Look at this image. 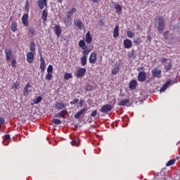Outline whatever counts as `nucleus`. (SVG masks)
I'll use <instances>...</instances> for the list:
<instances>
[{"label":"nucleus","mask_w":180,"mask_h":180,"mask_svg":"<svg viewBox=\"0 0 180 180\" xmlns=\"http://www.w3.org/2000/svg\"><path fill=\"white\" fill-rule=\"evenodd\" d=\"M165 20H164V17L162 16H157L155 20V26L158 29V32L162 34V32H164V29H165Z\"/></svg>","instance_id":"f257e3e1"},{"label":"nucleus","mask_w":180,"mask_h":180,"mask_svg":"<svg viewBox=\"0 0 180 180\" xmlns=\"http://www.w3.org/2000/svg\"><path fill=\"white\" fill-rule=\"evenodd\" d=\"M79 46L84 50L82 51L83 57H87L88 58V54L91 53V49H88V46H86V44H85V41L84 40H80L79 41Z\"/></svg>","instance_id":"f03ea898"},{"label":"nucleus","mask_w":180,"mask_h":180,"mask_svg":"<svg viewBox=\"0 0 180 180\" xmlns=\"http://www.w3.org/2000/svg\"><path fill=\"white\" fill-rule=\"evenodd\" d=\"M86 72V69L84 68H80L75 72L76 78H84L85 77V73Z\"/></svg>","instance_id":"7ed1b4c3"},{"label":"nucleus","mask_w":180,"mask_h":180,"mask_svg":"<svg viewBox=\"0 0 180 180\" xmlns=\"http://www.w3.org/2000/svg\"><path fill=\"white\" fill-rule=\"evenodd\" d=\"M112 108L110 105L105 104L101 107V113H105L106 115H108L109 112L112 110Z\"/></svg>","instance_id":"20e7f679"},{"label":"nucleus","mask_w":180,"mask_h":180,"mask_svg":"<svg viewBox=\"0 0 180 180\" xmlns=\"http://www.w3.org/2000/svg\"><path fill=\"white\" fill-rule=\"evenodd\" d=\"M4 53L6 54V58L7 60V61H10L11 60H12V57H13V52L12 51V49H6L4 51Z\"/></svg>","instance_id":"39448f33"},{"label":"nucleus","mask_w":180,"mask_h":180,"mask_svg":"<svg viewBox=\"0 0 180 180\" xmlns=\"http://www.w3.org/2000/svg\"><path fill=\"white\" fill-rule=\"evenodd\" d=\"M53 32L57 37H60L61 36V33H63V29H61L60 25L56 24L53 28Z\"/></svg>","instance_id":"423d86ee"},{"label":"nucleus","mask_w":180,"mask_h":180,"mask_svg":"<svg viewBox=\"0 0 180 180\" xmlns=\"http://www.w3.org/2000/svg\"><path fill=\"white\" fill-rule=\"evenodd\" d=\"M146 78H147V73H146V72L141 71L139 72L138 81H139V82H144Z\"/></svg>","instance_id":"0eeeda50"},{"label":"nucleus","mask_w":180,"mask_h":180,"mask_svg":"<svg viewBox=\"0 0 180 180\" xmlns=\"http://www.w3.org/2000/svg\"><path fill=\"white\" fill-rule=\"evenodd\" d=\"M34 54L36 53L33 52H28L27 53V61L29 64H32L34 61Z\"/></svg>","instance_id":"6e6552de"},{"label":"nucleus","mask_w":180,"mask_h":180,"mask_svg":"<svg viewBox=\"0 0 180 180\" xmlns=\"http://www.w3.org/2000/svg\"><path fill=\"white\" fill-rule=\"evenodd\" d=\"M30 88H32V85L30 84V83H27L24 89H23V95L24 96H29V94L30 92H32V90H30L29 89Z\"/></svg>","instance_id":"1a4fd4ad"},{"label":"nucleus","mask_w":180,"mask_h":180,"mask_svg":"<svg viewBox=\"0 0 180 180\" xmlns=\"http://www.w3.org/2000/svg\"><path fill=\"white\" fill-rule=\"evenodd\" d=\"M74 25L75 26H76V27L80 29V30H82V29H84V23H82V21L80 19L75 20Z\"/></svg>","instance_id":"9d476101"},{"label":"nucleus","mask_w":180,"mask_h":180,"mask_svg":"<svg viewBox=\"0 0 180 180\" xmlns=\"http://www.w3.org/2000/svg\"><path fill=\"white\" fill-rule=\"evenodd\" d=\"M96 52H92L89 58L90 64H95V63H96Z\"/></svg>","instance_id":"9b49d317"},{"label":"nucleus","mask_w":180,"mask_h":180,"mask_svg":"<svg viewBox=\"0 0 180 180\" xmlns=\"http://www.w3.org/2000/svg\"><path fill=\"white\" fill-rule=\"evenodd\" d=\"M40 62L41 63H40L39 68L41 72H44V71H46V60H44V58H43V56H41Z\"/></svg>","instance_id":"f8f14e48"},{"label":"nucleus","mask_w":180,"mask_h":180,"mask_svg":"<svg viewBox=\"0 0 180 180\" xmlns=\"http://www.w3.org/2000/svg\"><path fill=\"white\" fill-rule=\"evenodd\" d=\"M55 108L57 110H62V109H65L67 108V104H64L62 102H56L55 104Z\"/></svg>","instance_id":"ddd939ff"},{"label":"nucleus","mask_w":180,"mask_h":180,"mask_svg":"<svg viewBox=\"0 0 180 180\" xmlns=\"http://www.w3.org/2000/svg\"><path fill=\"white\" fill-rule=\"evenodd\" d=\"M67 115H68V111L65 109L56 114L55 117H62L63 119H65Z\"/></svg>","instance_id":"4468645a"},{"label":"nucleus","mask_w":180,"mask_h":180,"mask_svg":"<svg viewBox=\"0 0 180 180\" xmlns=\"http://www.w3.org/2000/svg\"><path fill=\"white\" fill-rule=\"evenodd\" d=\"M137 81L135 79H132L129 84V89H131V91H134L137 88Z\"/></svg>","instance_id":"2eb2a0df"},{"label":"nucleus","mask_w":180,"mask_h":180,"mask_svg":"<svg viewBox=\"0 0 180 180\" xmlns=\"http://www.w3.org/2000/svg\"><path fill=\"white\" fill-rule=\"evenodd\" d=\"M119 71H120V63H116L111 72L112 75H116V74H117Z\"/></svg>","instance_id":"dca6fc26"},{"label":"nucleus","mask_w":180,"mask_h":180,"mask_svg":"<svg viewBox=\"0 0 180 180\" xmlns=\"http://www.w3.org/2000/svg\"><path fill=\"white\" fill-rule=\"evenodd\" d=\"M87 110H88V108H86L81 109L79 112H77L75 115V118L79 119V117H81V116H82V115H84V113H85Z\"/></svg>","instance_id":"f3484780"},{"label":"nucleus","mask_w":180,"mask_h":180,"mask_svg":"<svg viewBox=\"0 0 180 180\" xmlns=\"http://www.w3.org/2000/svg\"><path fill=\"white\" fill-rule=\"evenodd\" d=\"M37 4L39 8L41 9H44V8H47V0H39Z\"/></svg>","instance_id":"a211bd4d"},{"label":"nucleus","mask_w":180,"mask_h":180,"mask_svg":"<svg viewBox=\"0 0 180 180\" xmlns=\"http://www.w3.org/2000/svg\"><path fill=\"white\" fill-rule=\"evenodd\" d=\"M22 22L24 24V26L27 27V26H29V15L26 13L24 14L22 17Z\"/></svg>","instance_id":"6ab92c4d"},{"label":"nucleus","mask_w":180,"mask_h":180,"mask_svg":"<svg viewBox=\"0 0 180 180\" xmlns=\"http://www.w3.org/2000/svg\"><path fill=\"white\" fill-rule=\"evenodd\" d=\"M152 74L155 78H161V70H159L158 68L153 70Z\"/></svg>","instance_id":"aec40b11"},{"label":"nucleus","mask_w":180,"mask_h":180,"mask_svg":"<svg viewBox=\"0 0 180 180\" xmlns=\"http://www.w3.org/2000/svg\"><path fill=\"white\" fill-rule=\"evenodd\" d=\"M133 46V42L130 39H125L124 40V47L125 49H131Z\"/></svg>","instance_id":"412c9836"},{"label":"nucleus","mask_w":180,"mask_h":180,"mask_svg":"<svg viewBox=\"0 0 180 180\" xmlns=\"http://www.w3.org/2000/svg\"><path fill=\"white\" fill-rule=\"evenodd\" d=\"M171 85V80H167L165 83V85H163L162 86V88L160 90V92L162 93V92H165V91H167V89H168V87Z\"/></svg>","instance_id":"4be33fe9"},{"label":"nucleus","mask_w":180,"mask_h":180,"mask_svg":"<svg viewBox=\"0 0 180 180\" xmlns=\"http://www.w3.org/2000/svg\"><path fill=\"white\" fill-rule=\"evenodd\" d=\"M85 41L87 44H91L92 43V36H91V32H87L85 37Z\"/></svg>","instance_id":"5701e85b"},{"label":"nucleus","mask_w":180,"mask_h":180,"mask_svg":"<svg viewBox=\"0 0 180 180\" xmlns=\"http://www.w3.org/2000/svg\"><path fill=\"white\" fill-rule=\"evenodd\" d=\"M47 16H49V14L47 13V10L46 9L43 10L42 14H41V19L44 23H46V22H47Z\"/></svg>","instance_id":"b1692460"},{"label":"nucleus","mask_w":180,"mask_h":180,"mask_svg":"<svg viewBox=\"0 0 180 180\" xmlns=\"http://www.w3.org/2000/svg\"><path fill=\"white\" fill-rule=\"evenodd\" d=\"M79 138L75 137L74 139L72 141L71 144L73 146L76 147H79Z\"/></svg>","instance_id":"393cba45"},{"label":"nucleus","mask_w":180,"mask_h":180,"mask_svg":"<svg viewBox=\"0 0 180 180\" xmlns=\"http://www.w3.org/2000/svg\"><path fill=\"white\" fill-rule=\"evenodd\" d=\"M130 102V100L129 98L124 99L121 101L118 102V106H127V103Z\"/></svg>","instance_id":"a878e982"},{"label":"nucleus","mask_w":180,"mask_h":180,"mask_svg":"<svg viewBox=\"0 0 180 180\" xmlns=\"http://www.w3.org/2000/svg\"><path fill=\"white\" fill-rule=\"evenodd\" d=\"M30 53H36V44L34 42H31L30 44Z\"/></svg>","instance_id":"bb28decb"},{"label":"nucleus","mask_w":180,"mask_h":180,"mask_svg":"<svg viewBox=\"0 0 180 180\" xmlns=\"http://www.w3.org/2000/svg\"><path fill=\"white\" fill-rule=\"evenodd\" d=\"M72 22V18H71V15L66 14V16L65 18V25H70V23H71Z\"/></svg>","instance_id":"cd10ccee"},{"label":"nucleus","mask_w":180,"mask_h":180,"mask_svg":"<svg viewBox=\"0 0 180 180\" xmlns=\"http://www.w3.org/2000/svg\"><path fill=\"white\" fill-rule=\"evenodd\" d=\"M113 37H115V39L119 37V25H116L115 27L113 32Z\"/></svg>","instance_id":"c85d7f7f"},{"label":"nucleus","mask_w":180,"mask_h":180,"mask_svg":"<svg viewBox=\"0 0 180 180\" xmlns=\"http://www.w3.org/2000/svg\"><path fill=\"white\" fill-rule=\"evenodd\" d=\"M115 9L117 15H120V13H122V6H120V4H115Z\"/></svg>","instance_id":"c756f323"},{"label":"nucleus","mask_w":180,"mask_h":180,"mask_svg":"<svg viewBox=\"0 0 180 180\" xmlns=\"http://www.w3.org/2000/svg\"><path fill=\"white\" fill-rule=\"evenodd\" d=\"M172 68V63H169L168 65H165L164 72H168Z\"/></svg>","instance_id":"7c9ffc66"},{"label":"nucleus","mask_w":180,"mask_h":180,"mask_svg":"<svg viewBox=\"0 0 180 180\" xmlns=\"http://www.w3.org/2000/svg\"><path fill=\"white\" fill-rule=\"evenodd\" d=\"M11 30L13 32H15L18 30V24L15 21H13L11 24Z\"/></svg>","instance_id":"2f4dec72"},{"label":"nucleus","mask_w":180,"mask_h":180,"mask_svg":"<svg viewBox=\"0 0 180 180\" xmlns=\"http://www.w3.org/2000/svg\"><path fill=\"white\" fill-rule=\"evenodd\" d=\"M134 44H135V46H140V44H141V37L134 38Z\"/></svg>","instance_id":"473e14b6"},{"label":"nucleus","mask_w":180,"mask_h":180,"mask_svg":"<svg viewBox=\"0 0 180 180\" xmlns=\"http://www.w3.org/2000/svg\"><path fill=\"white\" fill-rule=\"evenodd\" d=\"M86 60H88V58L86 56H82L80 58L81 64L84 67V65H86Z\"/></svg>","instance_id":"72a5a7b5"},{"label":"nucleus","mask_w":180,"mask_h":180,"mask_svg":"<svg viewBox=\"0 0 180 180\" xmlns=\"http://www.w3.org/2000/svg\"><path fill=\"white\" fill-rule=\"evenodd\" d=\"M75 12H77V8H73L70 9L66 15H69V16H72V15L75 14Z\"/></svg>","instance_id":"f704fd0d"},{"label":"nucleus","mask_w":180,"mask_h":180,"mask_svg":"<svg viewBox=\"0 0 180 180\" xmlns=\"http://www.w3.org/2000/svg\"><path fill=\"white\" fill-rule=\"evenodd\" d=\"M41 101H43V98L41 96H38L37 98L33 100V102L35 103V105H37L38 103H40Z\"/></svg>","instance_id":"c9c22d12"},{"label":"nucleus","mask_w":180,"mask_h":180,"mask_svg":"<svg viewBox=\"0 0 180 180\" xmlns=\"http://www.w3.org/2000/svg\"><path fill=\"white\" fill-rule=\"evenodd\" d=\"M176 160L175 159H172L170 160H169L167 163H166V167H171L172 165H174V164H175V162Z\"/></svg>","instance_id":"e433bc0d"},{"label":"nucleus","mask_w":180,"mask_h":180,"mask_svg":"<svg viewBox=\"0 0 180 180\" xmlns=\"http://www.w3.org/2000/svg\"><path fill=\"white\" fill-rule=\"evenodd\" d=\"M11 60V66L13 67V68H16V59L15 58H13Z\"/></svg>","instance_id":"4c0bfd02"},{"label":"nucleus","mask_w":180,"mask_h":180,"mask_svg":"<svg viewBox=\"0 0 180 180\" xmlns=\"http://www.w3.org/2000/svg\"><path fill=\"white\" fill-rule=\"evenodd\" d=\"M46 81H51L53 79V73H47L46 75Z\"/></svg>","instance_id":"58836bf2"},{"label":"nucleus","mask_w":180,"mask_h":180,"mask_svg":"<svg viewBox=\"0 0 180 180\" xmlns=\"http://www.w3.org/2000/svg\"><path fill=\"white\" fill-rule=\"evenodd\" d=\"M72 78V75L71 73H65L64 79H71Z\"/></svg>","instance_id":"ea45409f"},{"label":"nucleus","mask_w":180,"mask_h":180,"mask_svg":"<svg viewBox=\"0 0 180 180\" xmlns=\"http://www.w3.org/2000/svg\"><path fill=\"white\" fill-rule=\"evenodd\" d=\"M127 36L129 39H133V37H134V33H133V32H131V31H128L127 32Z\"/></svg>","instance_id":"a19ab883"},{"label":"nucleus","mask_w":180,"mask_h":180,"mask_svg":"<svg viewBox=\"0 0 180 180\" xmlns=\"http://www.w3.org/2000/svg\"><path fill=\"white\" fill-rule=\"evenodd\" d=\"M52 123L54 124H61V120L58 119H52L51 120Z\"/></svg>","instance_id":"79ce46f5"},{"label":"nucleus","mask_w":180,"mask_h":180,"mask_svg":"<svg viewBox=\"0 0 180 180\" xmlns=\"http://www.w3.org/2000/svg\"><path fill=\"white\" fill-rule=\"evenodd\" d=\"M163 36L165 39L168 40V39H169V32L166 31L163 33Z\"/></svg>","instance_id":"37998d69"},{"label":"nucleus","mask_w":180,"mask_h":180,"mask_svg":"<svg viewBox=\"0 0 180 180\" xmlns=\"http://www.w3.org/2000/svg\"><path fill=\"white\" fill-rule=\"evenodd\" d=\"M48 74H53V65H49L47 68Z\"/></svg>","instance_id":"c03bdc74"},{"label":"nucleus","mask_w":180,"mask_h":180,"mask_svg":"<svg viewBox=\"0 0 180 180\" xmlns=\"http://www.w3.org/2000/svg\"><path fill=\"white\" fill-rule=\"evenodd\" d=\"M18 88H19V83H15L11 86V89H13L14 91H16Z\"/></svg>","instance_id":"a18cd8bd"},{"label":"nucleus","mask_w":180,"mask_h":180,"mask_svg":"<svg viewBox=\"0 0 180 180\" xmlns=\"http://www.w3.org/2000/svg\"><path fill=\"white\" fill-rule=\"evenodd\" d=\"M25 8L26 12L29 13V9H30L29 1H26Z\"/></svg>","instance_id":"49530a36"},{"label":"nucleus","mask_w":180,"mask_h":180,"mask_svg":"<svg viewBox=\"0 0 180 180\" xmlns=\"http://www.w3.org/2000/svg\"><path fill=\"white\" fill-rule=\"evenodd\" d=\"M78 102H79V99L75 98L73 101H70V105H76Z\"/></svg>","instance_id":"de8ad7c7"},{"label":"nucleus","mask_w":180,"mask_h":180,"mask_svg":"<svg viewBox=\"0 0 180 180\" xmlns=\"http://www.w3.org/2000/svg\"><path fill=\"white\" fill-rule=\"evenodd\" d=\"M96 115H98V110H94L91 113V117H95V116H96Z\"/></svg>","instance_id":"09e8293b"},{"label":"nucleus","mask_w":180,"mask_h":180,"mask_svg":"<svg viewBox=\"0 0 180 180\" xmlns=\"http://www.w3.org/2000/svg\"><path fill=\"white\" fill-rule=\"evenodd\" d=\"M4 123H5V118L1 117H0V125L1 126V124H4Z\"/></svg>","instance_id":"8fccbe9b"},{"label":"nucleus","mask_w":180,"mask_h":180,"mask_svg":"<svg viewBox=\"0 0 180 180\" xmlns=\"http://www.w3.org/2000/svg\"><path fill=\"white\" fill-rule=\"evenodd\" d=\"M5 140L8 141V140H11V136L9 134L5 135Z\"/></svg>","instance_id":"3c124183"},{"label":"nucleus","mask_w":180,"mask_h":180,"mask_svg":"<svg viewBox=\"0 0 180 180\" xmlns=\"http://www.w3.org/2000/svg\"><path fill=\"white\" fill-rule=\"evenodd\" d=\"M167 58H162L161 60H160V61H161V63H162V64H164V63H167Z\"/></svg>","instance_id":"603ef678"},{"label":"nucleus","mask_w":180,"mask_h":180,"mask_svg":"<svg viewBox=\"0 0 180 180\" xmlns=\"http://www.w3.org/2000/svg\"><path fill=\"white\" fill-rule=\"evenodd\" d=\"M101 0H91V2H93V4H99V2H101Z\"/></svg>","instance_id":"864d4df0"},{"label":"nucleus","mask_w":180,"mask_h":180,"mask_svg":"<svg viewBox=\"0 0 180 180\" xmlns=\"http://www.w3.org/2000/svg\"><path fill=\"white\" fill-rule=\"evenodd\" d=\"M137 71H144V67H139L137 68Z\"/></svg>","instance_id":"5fc2aeb1"},{"label":"nucleus","mask_w":180,"mask_h":180,"mask_svg":"<svg viewBox=\"0 0 180 180\" xmlns=\"http://www.w3.org/2000/svg\"><path fill=\"white\" fill-rule=\"evenodd\" d=\"M147 39H148V40H149V41H151V37L150 36H148Z\"/></svg>","instance_id":"6e6d98bb"},{"label":"nucleus","mask_w":180,"mask_h":180,"mask_svg":"<svg viewBox=\"0 0 180 180\" xmlns=\"http://www.w3.org/2000/svg\"><path fill=\"white\" fill-rule=\"evenodd\" d=\"M178 82V80H176L174 82L172 83V85H174V84H176Z\"/></svg>","instance_id":"4d7b16f0"},{"label":"nucleus","mask_w":180,"mask_h":180,"mask_svg":"<svg viewBox=\"0 0 180 180\" xmlns=\"http://www.w3.org/2000/svg\"><path fill=\"white\" fill-rule=\"evenodd\" d=\"M58 2H59L60 4H61L63 2V0H58Z\"/></svg>","instance_id":"13d9d810"},{"label":"nucleus","mask_w":180,"mask_h":180,"mask_svg":"<svg viewBox=\"0 0 180 180\" xmlns=\"http://www.w3.org/2000/svg\"><path fill=\"white\" fill-rule=\"evenodd\" d=\"M80 106H82V101H80Z\"/></svg>","instance_id":"bf43d9fd"},{"label":"nucleus","mask_w":180,"mask_h":180,"mask_svg":"<svg viewBox=\"0 0 180 180\" xmlns=\"http://www.w3.org/2000/svg\"><path fill=\"white\" fill-rule=\"evenodd\" d=\"M1 129H2V125H0V131H1Z\"/></svg>","instance_id":"052dcab7"},{"label":"nucleus","mask_w":180,"mask_h":180,"mask_svg":"<svg viewBox=\"0 0 180 180\" xmlns=\"http://www.w3.org/2000/svg\"><path fill=\"white\" fill-rule=\"evenodd\" d=\"M12 19H13V17H11V18H10V20H12Z\"/></svg>","instance_id":"680f3d73"}]
</instances>
